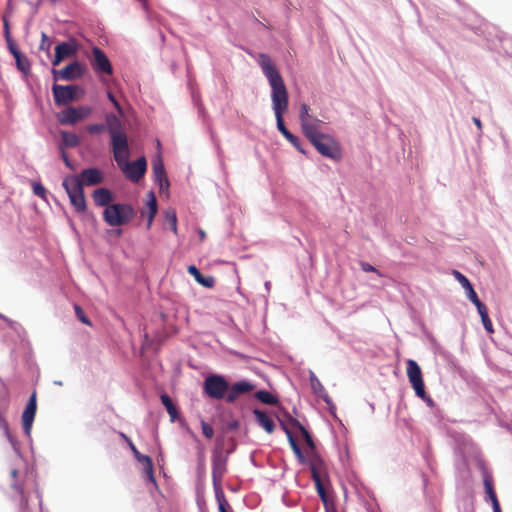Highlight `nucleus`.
Wrapping results in <instances>:
<instances>
[{
	"label": "nucleus",
	"instance_id": "obj_1",
	"mask_svg": "<svg viewBox=\"0 0 512 512\" xmlns=\"http://www.w3.org/2000/svg\"><path fill=\"white\" fill-rule=\"evenodd\" d=\"M258 64L271 86V100L278 130L297 150L301 153H305L301 147L299 138L293 135L284 124L283 115L288 109V92L282 76L268 54L260 53L258 56Z\"/></svg>",
	"mask_w": 512,
	"mask_h": 512
},
{
	"label": "nucleus",
	"instance_id": "obj_2",
	"mask_svg": "<svg viewBox=\"0 0 512 512\" xmlns=\"http://www.w3.org/2000/svg\"><path fill=\"white\" fill-rule=\"evenodd\" d=\"M291 425L300 431L307 446L309 447V449L311 451H313V453L309 457V467H310V471H311V476L315 483V486H316V489H317V492H318L320 498L324 502H326L327 495H326V491H325V488L322 483L323 476L325 475L323 460L317 454L314 453L315 443H314L310 433L308 432V430L296 419L291 420Z\"/></svg>",
	"mask_w": 512,
	"mask_h": 512
},
{
	"label": "nucleus",
	"instance_id": "obj_3",
	"mask_svg": "<svg viewBox=\"0 0 512 512\" xmlns=\"http://www.w3.org/2000/svg\"><path fill=\"white\" fill-rule=\"evenodd\" d=\"M105 128L111 138V147L116 163L122 162L130 156L128 137L120 119L114 114L106 115Z\"/></svg>",
	"mask_w": 512,
	"mask_h": 512
},
{
	"label": "nucleus",
	"instance_id": "obj_4",
	"mask_svg": "<svg viewBox=\"0 0 512 512\" xmlns=\"http://www.w3.org/2000/svg\"><path fill=\"white\" fill-rule=\"evenodd\" d=\"M305 136L321 155L336 161L341 159L340 145L333 136L326 133L315 135L312 131Z\"/></svg>",
	"mask_w": 512,
	"mask_h": 512
},
{
	"label": "nucleus",
	"instance_id": "obj_5",
	"mask_svg": "<svg viewBox=\"0 0 512 512\" xmlns=\"http://www.w3.org/2000/svg\"><path fill=\"white\" fill-rule=\"evenodd\" d=\"M135 214V210L131 205L115 203L104 209L103 219L109 226L119 227L130 222Z\"/></svg>",
	"mask_w": 512,
	"mask_h": 512
},
{
	"label": "nucleus",
	"instance_id": "obj_6",
	"mask_svg": "<svg viewBox=\"0 0 512 512\" xmlns=\"http://www.w3.org/2000/svg\"><path fill=\"white\" fill-rule=\"evenodd\" d=\"M62 186L65 189L75 212L78 214L85 213L87 211V203L84 190L79 181L73 175H68L63 179Z\"/></svg>",
	"mask_w": 512,
	"mask_h": 512
},
{
	"label": "nucleus",
	"instance_id": "obj_7",
	"mask_svg": "<svg viewBox=\"0 0 512 512\" xmlns=\"http://www.w3.org/2000/svg\"><path fill=\"white\" fill-rule=\"evenodd\" d=\"M407 376L415 394L426 401L429 405L433 404L431 397L425 391L422 371L416 361L409 359L407 361Z\"/></svg>",
	"mask_w": 512,
	"mask_h": 512
},
{
	"label": "nucleus",
	"instance_id": "obj_8",
	"mask_svg": "<svg viewBox=\"0 0 512 512\" xmlns=\"http://www.w3.org/2000/svg\"><path fill=\"white\" fill-rule=\"evenodd\" d=\"M54 102L57 106H64L76 100H79L84 91L78 85H59L52 86Z\"/></svg>",
	"mask_w": 512,
	"mask_h": 512
},
{
	"label": "nucleus",
	"instance_id": "obj_9",
	"mask_svg": "<svg viewBox=\"0 0 512 512\" xmlns=\"http://www.w3.org/2000/svg\"><path fill=\"white\" fill-rule=\"evenodd\" d=\"M227 471V458L221 451H215L212 456V482L217 497L222 495V480Z\"/></svg>",
	"mask_w": 512,
	"mask_h": 512
},
{
	"label": "nucleus",
	"instance_id": "obj_10",
	"mask_svg": "<svg viewBox=\"0 0 512 512\" xmlns=\"http://www.w3.org/2000/svg\"><path fill=\"white\" fill-rule=\"evenodd\" d=\"M228 389L229 384L221 375H210L204 381V392L212 399L224 398Z\"/></svg>",
	"mask_w": 512,
	"mask_h": 512
},
{
	"label": "nucleus",
	"instance_id": "obj_11",
	"mask_svg": "<svg viewBox=\"0 0 512 512\" xmlns=\"http://www.w3.org/2000/svg\"><path fill=\"white\" fill-rule=\"evenodd\" d=\"M92 113L90 106L67 107L58 113L57 118L62 125H75Z\"/></svg>",
	"mask_w": 512,
	"mask_h": 512
},
{
	"label": "nucleus",
	"instance_id": "obj_12",
	"mask_svg": "<svg viewBox=\"0 0 512 512\" xmlns=\"http://www.w3.org/2000/svg\"><path fill=\"white\" fill-rule=\"evenodd\" d=\"M128 158L129 157H125L122 162L117 164L130 181L138 182L146 172V159L144 157H140L136 161L129 163Z\"/></svg>",
	"mask_w": 512,
	"mask_h": 512
},
{
	"label": "nucleus",
	"instance_id": "obj_13",
	"mask_svg": "<svg viewBox=\"0 0 512 512\" xmlns=\"http://www.w3.org/2000/svg\"><path fill=\"white\" fill-rule=\"evenodd\" d=\"M85 72V67L82 63L78 61H74L69 65L65 66L63 69L52 70L53 78L55 81L57 80H65L72 81L76 80L83 76Z\"/></svg>",
	"mask_w": 512,
	"mask_h": 512
},
{
	"label": "nucleus",
	"instance_id": "obj_14",
	"mask_svg": "<svg viewBox=\"0 0 512 512\" xmlns=\"http://www.w3.org/2000/svg\"><path fill=\"white\" fill-rule=\"evenodd\" d=\"M37 410V395L33 392L27 402L25 410L22 414V425L26 435H30L32 424L36 415Z\"/></svg>",
	"mask_w": 512,
	"mask_h": 512
},
{
	"label": "nucleus",
	"instance_id": "obj_15",
	"mask_svg": "<svg viewBox=\"0 0 512 512\" xmlns=\"http://www.w3.org/2000/svg\"><path fill=\"white\" fill-rule=\"evenodd\" d=\"M93 59L92 67L96 73L112 74V65L106 54L98 47H94L92 50Z\"/></svg>",
	"mask_w": 512,
	"mask_h": 512
},
{
	"label": "nucleus",
	"instance_id": "obj_16",
	"mask_svg": "<svg viewBox=\"0 0 512 512\" xmlns=\"http://www.w3.org/2000/svg\"><path fill=\"white\" fill-rule=\"evenodd\" d=\"M73 176L79 181L82 188L83 186L98 185L104 180V174L98 168L84 169L79 175Z\"/></svg>",
	"mask_w": 512,
	"mask_h": 512
},
{
	"label": "nucleus",
	"instance_id": "obj_17",
	"mask_svg": "<svg viewBox=\"0 0 512 512\" xmlns=\"http://www.w3.org/2000/svg\"><path fill=\"white\" fill-rule=\"evenodd\" d=\"M77 45L75 42H62L55 47V56L52 61L53 66H58L65 58L75 55Z\"/></svg>",
	"mask_w": 512,
	"mask_h": 512
},
{
	"label": "nucleus",
	"instance_id": "obj_18",
	"mask_svg": "<svg viewBox=\"0 0 512 512\" xmlns=\"http://www.w3.org/2000/svg\"><path fill=\"white\" fill-rule=\"evenodd\" d=\"M152 171L155 181L159 184L160 193L167 191L169 188V181L161 158H157L152 162Z\"/></svg>",
	"mask_w": 512,
	"mask_h": 512
},
{
	"label": "nucleus",
	"instance_id": "obj_19",
	"mask_svg": "<svg viewBox=\"0 0 512 512\" xmlns=\"http://www.w3.org/2000/svg\"><path fill=\"white\" fill-rule=\"evenodd\" d=\"M254 389V385L248 381H239L229 387L226 395V401L228 403L235 402L240 395L249 393Z\"/></svg>",
	"mask_w": 512,
	"mask_h": 512
},
{
	"label": "nucleus",
	"instance_id": "obj_20",
	"mask_svg": "<svg viewBox=\"0 0 512 512\" xmlns=\"http://www.w3.org/2000/svg\"><path fill=\"white\" fill-rule=\"evenodd\" d=\"M128 446H129L130 450L132 451L133 455L135 456V458L140 463L143 464L145 473L147 474L149 480L155 483L152 459L147 455L141 454L132 441H129Z\"/></svg>",
	"mask_w": 512,
	"mask_h": 512
},
{
	"label": "nucleus",
	"instance_id": "obj_21",
	"mask_svg": "<svg viewBox=\"0 0 512 512\" xmlns=\"http://www.w3.org/2000/svg\"><path fill=\"white\" fill-rule=\"evenodd\" d=\"M92 198L96 206L107 207L113 201V194L107 188H98L92 193Z\"/></svg>",
	"mask_w": 512,
	"mask_h": 512
},
{
	"label": "nucleus",
	"instance_id": "obj_22",
	"mask_svg": "<svg viewBox=\"0 0 512 512\" xmlns=\"http://www.w3.org/2000/svg\"><path fill=\"white\" fill-rule=\"evenodd\" d=\"M187 271L190 275H192L194 277L196 282L199 283L200 285H202L206 288H212L214 286V283H215L214 278L211 276L204 277L196 266H194V265L188 266Z\"/></svg>",
	"mask_w": 512,
	"mask_h": 512
},
{
	"label": "nucleus",
	"instance_id": "obj_23",
	"mask_svg": "<svg viewBox=\"0 0 512 512\" xmlns=\"http://www.w3.org/2000/svg\"><path fill=\"white\" fill-rule=\"evenodd\" d=\"M60 134H61L60 149L74 148L79 145L80 139L75 133L68 132V131H61Z\"/></svg>",
	"mask_w": 512,
	"mask_h": 512
},
{
	"label": "nucleus",
	"instance_id": "obj_24",
	"mask_svg": "<svg viewBox=\"0 0 512 512\" xmlns=\"http://www.w3.org/2000/svg\"><path fill=\"white\" fill-rule=\"evenodd\" d=\"M258 424L265 429L266 432L272 433L275 425L273 420L264 412L260 410H254Z\"/></svg>",
	"mask_w": 512,
	"mask_h": 512
},
{
	"label": "nucleus",
	"instance_id": "obj_25",
	"mask_svg": "<svg viewBox=\"0 0 512 512\" xmlns=\"http://www.w3.org/2000/svg\"><path fill=\"white\" fill-rule=\"evenodd\" d=\"M453 274L455 275L459 283L463 286V288L466 290L469 300L472 301L476 299V297H478L477 293L475 292L468 278L456 270L453 272Z\"/></svg>",
	"mask_w": 512,
	"mask_h": 512
},
{
	"label": "nucleus",
	"instance_id": "obj_26",
	"mask_svg": "<svg viewBox=\"0 0 512 512\" xmlns=\"http://www.w3.org/2000/svg\"><path fill=\"white\" fill-rule=\"evenodd\" d=\"M309 111H310V108L307 104L303 103L300 106L299 119H300L301 128H302L304 135L312 130V126H310L308 124V120L312 117V115H310Z\"/></svg>",
	"mask_w": 512,
	"mask_h": 512
},
{
	"label": "nucleus",
	"instance_id": "obj_27",
	"mask_svg": "<svg viewBox=\"0 0 512 512\" xmlns=\"http://www.w3.org/2000/svg\"><path fill=\"white\" fill-rule=\"evenodd\" d=\"M284 428V431L287 435V438H288V441H289V444L291 446V449L293 450L294 454L297 456V458L299 459V461L301 463H306V459L299 447V445L297 444L292 432L290 431L289 428H287L286 426H283Z\"/></svg>",
	"mask_w": 512,
	"mask_h": 512
},
{
	"label": "nucleus",
	"instance_id": "obj_28",
	"mask_svg": "<svg viewBox=\"0 0 512 512\" xmlns=\"http://www.w3.org/2000/svg\"><path fill=\"white\" fill-rule=\"evenodd\" d=\"M310 383H311V388H312L313 392L316 395H318L319 397H321L325 402L328 403L329 397L325 391L324 386L322 385L320 380L313 374L310 377Z\"/></svg>",
	"mask_w": 512,
	"mask_h": 512
},
{
	"label": "nucleus",
	"instance_id": "obj_29",
	"mask_svg": "<svg viewBox=\"0 0 512 512\" xmlns=\"http://www.w3.org/2000/svg\"><path fill=\"white\" fill-rule=\"evenodd\" d=\"M148 196H149V200L147 202V206H148L149 211H148L147 227L150 228L152 221L157 214V201H156V198H155V195L153 192H150Z\"/></svg>",
	"mask_w": 512,
	"mask_h": 512
},
{
	"label": "nucleus",
	"instance_id": "obj_30",
	"mask_svg": "<svg viewBox=\"0 0 512 512\" xmlns=\"http://www.w3.org/2000/svg\"><path fill=\"white\" fill-rule=\"evenodd\" d=\"M255 397L264 404L275 405L278 399L268 391L260 390L255 393Z\"/></svg>",
	"mask_w": 512,
	"mask_h": 512
},
{
	"label": "nucleus",
	"instance_id": "obj_31",
	"mask_svg": "<svg viewBox=\"0 0 512 512\" xmlns=\"http://www.w3.org/2000/svg\"><path fill=\"white\" fill-rule=\"evenodd\" d=\"M14 58L16 61L17 68L21 72L28 73L30 71V61L25 55H23L21 52L19 54L15 53Z\"/></svg>",
	"mask_w": 512,
	"mask_h": 512
},
{
	"label": "nucleus",
	"instance_id": "obj_32",
	"mask_svg": "<svg viewBox=\"0 0 512 512\" xmlns=\"http://www.w3.org/2000/svg\"><path fill=\"white\" fill-rule=\"evenodd\" d=\"M162 404L166 407L170 417L174 419L177 416V409L173 404L171 398L167 394L161 395Z\"/></svg>",
	"mask_w": 512,
	"mask_h": 512
},
{
	"label": "nucleus",
	"instance_id": "obj_33",
	"mask_svg": "<svg viewBox=\"0 0 512 512\" xmlns=\"http://www.w3.org/2000/svg\"><path fill=\"white\" fill-rule=\"evenodd\" d=\"M166 220L168 221L173 233L177 234V216L174 210L166 212Z\"/></svg>",
	"mask_w": 512,
	"mask_h": 512
},
{
	"label": "nucleus",
	"instance_id": "obj_34",
	"mask_svg": "<svg viewBox=\"0 0 512 512\" xmlns=\"http://www.w3.org/2000/svg\"><path fill=\"white\" fill-rule=\"evenodd\" d=\"M308 124L310 126H312V133H314L315 135H319L321 133H323L321 131V127L323 125V122L321 120H319L318 118L316 117H311L309 120H308Z\"/></svg>",
	"mask_w": 512,
	"mask_h": 512
},
{
	"label": "nucleus",
	"instance_id": "obj_35",
	"mask_svg": "<svg viewBox=\"0 0 512 512\" xmlns=\"http://www.w3.org/2000/svg\"><path fill=\"white\" fill-rule=\"evenodd\" d=\"M484 486H485L486 493L488 494L490 500L491 501L497 500V496H496V493L494 491L492 481L490 479H488V478H485L484 479Z\"/></svg>",
	"mask_w": 512,
	"mask_h": 512
},
{
	"label": "nucleus",
	"instance_id": "obj_36",
	"mask_svg": "<svg viewBox=\"0 0 512 512\" xmlns=\"http://www.w3.org/2000/svg\"><path fill=\"white\" fill-rule=\"evenodd\" d=\"M32 186H33V193L36 196H38L42 199H46V189L41 183L34 182Z\"/></svg>",
	"mask_w": 512,
	"mask_h": 512
},
{
	"label": "nucleus",
	"instance_id": "obj_37",
	"mask_svg": "<svg viewBox=\"0 0 512 512\" xmlns=\"http://www.w3.org/2000/svg\"><path fill=\"white\" fill-rule=\"evenodd\" d=\"M75 309V313H76V316L77 318L84 324L86 325H91L90 323V320L88 319V317L85 315L83 309L79 306V305H75L74 307Z\"/></svg>",
	"mask_w": 512,
	"mask_h": 512
},
{
	"label": "nucleus",
	"instance_id": "obj_38",
	"mask_svg": "<svg viewBox=\"0 0 512 512\" xmlns=\"http://www.w3.org/2000/svg\"><path fill=\"white\" fill-rule=\"evenodd\" d=\"M471 302L476 306L481 318L483 315H488L487 307L479 300L478 297H476V299L472 300Z\"/></svg>",
	"mask_w": 512,
	"mask_h": 512
},
{
	"label": "nucleus",
	"instance_id": "obj_39",
	"mask_svg": "<svg viewBox=\"0 0 512 512\" xmlns=\"http://www.w3.org/2000/svg\"><path fill=\"white\" fill-rule=\"evenodd\" d=\"M201 428H202V433L204 434L205 437H207L208 439H211L213 437V435H214L213 428L211 427V425H209L204 420L201 421Z\"/></svg>",
	"mask_w": 512,
	"mask_h": 512
},
{
	"label": "nucleus",
	"instance_id": "obj_40",
	"mask_svg": "<svg viewBox=\"0 0 512 512\" xmlns=\"http://www.w3.org/2000/svg\"><path fill=\"white\" fill-rule=\"evenodd\" d=\"M104 129V124H90L86 127V130L93 135L101 133L102 131H104Z\"/></svg>",
	"mask_w": 512,
	"mask_h": 512
},
{
	"label": "nucleus",
	"instance_id": "obj_41",
	"mask_svg": "<svg viewBox=\"0 0 512 512\" xmlns=\"http://www.w3.org/2000/svg\"><path fill=\"white\" fill-rule=\"evenodd\" d=\"M482 320V323H483V326L485 328V330L488 332V333H493V325H492V322L489 318V315H483V317L481 318Z\"/></svg>",
	"mask_w": 512,
	"mask_h": 512
},
{
	"label": "nucleus",
	"instance_id": "obj_42",
	"mask_svg": "<svg viewBox=\"0 0 512 512\" xmlns=\"http://www.w3.org/2000/svg\"><path fill=\"white\" fill-rule=\"evenodd\" d=\"M360 267L361 269L364 271V272H375L377 273L379 276H382L381 273L379 272V270H377L374 266H372L371 264L367 263V262H361L360 263Z\"/></svg>",
	"mask_w": 512,
	"mask_h": 512
},
{
	"label": "nucleus",
	"instance_id": "obj_43",
	"mask_svg": "<svg viewBox=\"0 0 512 512\" xmlns=\"http://www.w3.org/2000/svg\"><path fill=\"white\" fill-rule=\"evenodd\" d=\"M7 42V45H8V48H9V51L12 53L13 56H15V53L19 54L20 51L17 47V45L15 44V42L13 41V39H9V40H6Z\"/></svg>",
	"mask_w": 512,
	"mask_h": 512
},
{
	"label": "nucleus",
	"instance_id": "obj_44",
	"mask_svg": "<svg viewBox=\"0 0 512 512\" xmlns=\"http://www.w3.org/2000/svg\"><path fill=\"white\" fill-rule=\"evenodd\" d=\"M217 498H218V501H219V511L220 512H228L227 509H226V506L228 504H227V501L224 498V494H222V495L219 494V497H217Z\"/></svg>",
	"mask_w": 512,
	"mask_h": 512
},
{
	"label": "nucleus",
	"instance_id": "obj_45",
	"mask_svg": "<svg viewBox=\"0 0 512 512\" xmlns=\"http://www.w3.org/2000/svg\"><path fill=\"white\" fill-rule=\"evenodd\" d=\"M108 99L113 103V105L117 109V111L119 113H122V108H121L119 102L117 101V99L115 98V96L113 95V93L108 92Z\"/></svg>",
	"mask_w": 512,
	"mask_h": 512
},
{
	"label": "nucleus",
	"instance_id": "obj_46",
	"mask_svg": "<svg viewBox=\"0 0 512 512\" xmlns=\"http://www.w3.org/2000/svg\"><path fill=\"white\" fill-rule=\"evenodd\" d=\"M0 428H1L2 430H4V432H5L6 434H8V433H9L8 423H7V421H6L5 417L2 415V413H1V412H0Z\"/></svg>",
	"mask_w": 512,
	"mask_h": 512
},
{
	"label": "nucleus",
	"instance_id": "obj_47",
	"mask_svg": "<svg viewBox=\"0 0 512 512\" xmlns=\"http://www.w3.org/2000/svg\"><path fill=\"white\" fill-rule=\"evenodd\" d=\"M3 21H4V36H5V39H6V40H9V39H11V38H12V37H11V34H10L9 23H8V21H7V19H6V18H4V20H3Z\"/></svg>",
	"mask_w": 512,
	"mask_h": 512
},
{
	"label": "nucleus",
	"instance_id": "obj_48",
	"mask_svg": "<svg viewBox=\"0 0 512 512\" xmlns=\"http://www.w3.org/2000/svg\"><path fill=\"white\" fill-rule=\"evenodd\" d=\"M61 157L65 163V165L70 168V169H73V165L72 163L70 162V160L68 159V156L66 154V152L64 151V149H61Z\"/></svg>",
	"mask_w": 512,
	"mask_h": 512
},
{
	"label": "nucleus",
	"instance_id": "obj_49",
	"mask_svg": "<svg viewBox=\"0 0 512 512\" xmlns=\"http://www.w3.org/2000/svg\"><path fill=\"white\" fill-rule=\"evenodd\" d=\"M491 502H492V505H493V510H494V512H501V509H500V505H499L498 499H497V500H494V501H491Z\"/></svg>",
	"mask_w": 512,
	"mask_h": 512
},
{
	"label": "nucleus",
	"instance_id": "obj_50",
	"mask_svg": "<svg viewBox=\"0 0 512 512\" xmlns=\"http://www.w3.org/2000/svg\"><path fill=\"white\" fill-rule=\"evenodd\" d=\"M473 122L479 130H482V123L479 118L473 117Z\"/></svg>",
	"mask_w": 512,
	"mask_h": 512
},
{
	"label": "nucleus",
	"instance_id": "obj_51",
	"mask_svg": "<svg viewBox=\"0 0 512 512\" xmlns=\"http://www.w3.org/2000/svg\"><path fill=\"white\" fill-rule=\"evenodd\" d=\"M120 437L129 445V441H132L126 434L120 432Z\"/></svg>",
	"mask_w": 512,
	"mask_h": 512
},
{
	"label": "nucleus",
	"instance_id": "obj_52",
	"mask_svg": "<svg viewBox=\"0 0 512 512\" xmlns=\"http://www.w3.org/2000/svg\"><path fill=\"white\" fill-rule=\"evenodd\" d=\"M199 237H200V241H203L206 237V234L202 229H199Z\"/></svg>",
	"mask_w": 512,
	"mask_h": 512
},
{
	"label": "nucleus",
	"instance_id": "obj_53",
	"mask_svg": "<svg viewBox=\"0 0 512 512\" xmlns=\"http://www.w3.org/2000/svg\"><path fill=\"white\" fill-rule=\"evenodd\" d=\"M116 235L117 236H121L122 235V230L121 229L116 230Z\"/></svg>",
	"mask_w": 512,
	"mask_h": 512
},
{
	"label": "nucleus",
	"instance_id": "obj_54",
	"mask_svg": "<svg viewBox=\"0 0 512 512\" xmlns=\"http://www.w3.org/2000/svg\"><path fill=\"white\" fill-rule=\"evenodd\" d=\"M42 38H43V41H44V40H46V39H47L46 34H44V33H43V34H42Z\"/></svg>",
	"mask_w": 512,
	"mask_h": 512
},
{
	"label": "nucleus",
	"instance_id": "obj_55",
	"mask_svg": "<svg viewBox=\"0 0 512 512\" xmlns=\"http://www.w3.org/2000/svg\"><path fill=\"white\" fill-rule=\"evenodd\" d=\"M16 474H17V471H16V470H13V471H12V475H14V476H15Z\"/></svg>",
	"mask_w": 512,
	"mask_h": 512
},
{
	"label": "nucleus",
	"instance_id": "obj_56",
	"mask_svg": "<svg viewBox=\"0 0 512 512\" xmlns=\"http://www.w3.org/2000/svg\"><path fill=\"white\" fill-rule=\"evenodd\" d=\"M53 2H55L56 0H52Z\"/></svg>",
	"mask_w": 512,
	"mask_h": 512
}]
</instances>
